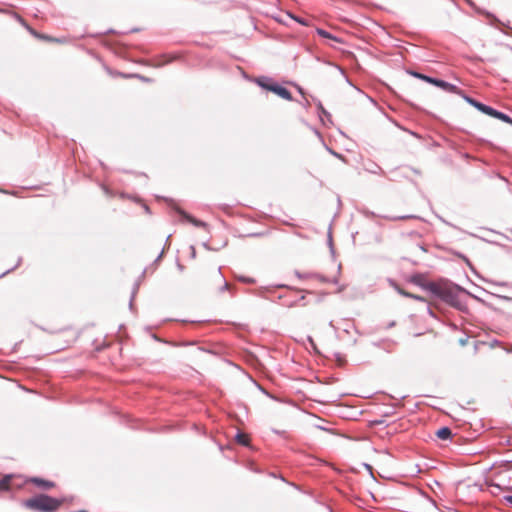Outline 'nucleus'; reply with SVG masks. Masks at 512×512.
<instances>
[{"label": "nucleus", "instance_id": "nucleus-12", "mask_svg": "<svg viewBox=\"0 0 512 512\" xmlns=\"http://www.w3.org/2000/svg\"><path fill=\"white\" fill-rule=\"evenodd\" d=\"M236 441L238 444H241L243 446H248L250 444V437L246 433H237Z\"/></svg>", "mask_w": 512, "mask_h": 512}, {"label": "nucleus", "instance_id": "nucleus-13", "mask_svg": "<svg viewBox=\"0 0 512 512\" xmlns=\"http://www.w3.org/2000/svg\"><path fill=\"white\" fill-rule=\"evenodd\" d=\"M30 32L33 36H35L36 38L40 39V40H45V41H50V42H57L58 40L51 37V36H48V35H44V34H41L33 29H30Z\"/></svg>", "mask_w": 512, "mask_h": 512}, {"label": "nucleus", "instance_id": "nucleus-14", "mask_svg": "<svg viewBox=\"0 0 512 512\" xmlns=\"http://www.w3.org/2000/svg\"><path fill=\"white\" fill-rule=\"evenodd\" d=\"M413 75L421 80H424L430 84H433L434 85V82H436V79L435 78H432V77H429V76H426L424 74H421V73H413Z\"/></svg>", "mask_w": 512, "mask_h": 512}, {"label": "nucleus", "instance_id": "nucleus-7", "mask_svg": "<svg viewBox=\"0 0 512 512\" xmlns=\"http://www.w3.org/2000/svg\"><path fill=\"white\" fill-rule=\"evenodd\" d=\"M179 213L181 214V216L187 220L188 222H190L191 224H193L194 226L196 227H201V228H204L206 227V223L201 221V220H198L196 218H194L193 216L187 214L186 212L184 211H179Z\"/></svg>", "mask_w": 512, "mask_h": 512}, {"label": "nucleus", "instance_id": "nucleus-9", "mask_svg": "<svg viewBox=\"0 0 512 512\" xmlns=\"http://www.w3.org/2000/svg\"><path fill=\"white\" fill-rule=\"evenodd\" d=\"M490 116L494 117V118H497V119H500V120H502V121H504L506 123L512 124V119L508 115H506V114H504L502 112H499V111H497L495 109L492 110V113H491Z\"/></svg>", "mask_w": 512, "mask_h": 512}, {"label": "nucleus", "instance_id": "nucleus-16", "mask_svg": "<svg viewBox=\"0 0 512 512\" xmlns=\"http://www.w3.org/2000/svg\"><path fill=\"white\" fill-rule=\"evenodd\" d=\"M257 84L266 90H268V87H270V85H271V84L266 83L263 79H258Z\"/></svg>", "mask_w": 512, "mask_h": 512}, {"label": "nucleus", "instance_id": "nucleus-8", "mask_svg": "<svg viewBox=\"0 0 512 512\" xmlns=\"http://www.w3.org/2000/svg\"><path fill=\"white\" fill-rule=\"evenodd\" d=\"M436 435L441 440H447L451 437L452 432L448 427H442L437 430Z\"/></svg>", "mask_w": 512, "mask_h": 512}, {"label": "nucleus", "instance_id": "nucleus-3", "mask_svg": "<svg viewBox=\"0 0 512 512\" xmlns=\"http://www.w3.org/2000/svg\"><path fill=\"white\" fill-rule=\"evenodd\" d=\"M268 91L274 92L275 94H277L278 96H280L281 98H283L285 100L292 99L291 92L288 89H286L285 87H282L280 85L272 84V85H270V87H268Z\"/></svg>", "mask_w": 512, "mask_h": 512}, {"label": "nucleus", "instance_id": "nucleus-18", "mask_svg": "<svg viewBox=\"0 0 512 512\" xmlns=\"http://www.w3.org/2000/svg\"><path fill=\"white\" fill-rule=\"evenodd\" d=\"M504 500H505L507 503H509V504H511V505H512V495L504 496Z\"/></svg>", "mask_w": 512, "mask_h": 512}, {"label": "nucleus", "instance_id": "nucleus-6", "mask_svg": "<svg viewBox=\"0 0 512 512\" xmlns=\"http://www.w3.org/2000/svg\"><path fill=\"white\" fill-rule=\"evenodd\" d=\"M465 100H466L469 104H471L472 106H474L475 108H477L479 111H481V112H483V113H485V114H487V115H489V116L491 115L492 110H493V108H492V107L487 106V105H485V104H482V103H480V102H478V101H476V100H474V99H472V98H470V97H465Z\"/></svg>", "mask_w": 512, "mask_h": 512}, {"label": "nucleus", "instance_id": "nucleus-17", "mask_svg": "<svg viewBox=\"0 0 512 512\" xmlns=\"http://www.w3.org/2000/svg\"><path fill=\"white\" fill-rule=\"evenodd\" d=\"M318 33L323 36V37H326V38H329L330 37V34L324 30H318Z\"/></svg>", "mask_w": 512, "mask_h": 512}, {"label": "nucleus", "instance_id": "nucleus-4", "mask_svg": "<svg viewBox=\"0 0 512 512\" xmlns=\"http://www.w3.org/2000/svg\"><path fill=\"white\" fill-rule=\"evenodd\" d=\"M28 482H31L44 490H49V489H52L55 487L54 482L45 480L42 478H38V477H33V478L29 479Z\"/></svg>", "mask_w": 512, "mask_h": 512}, {"label": "nucleus", "instance_id": "nucleus-15", "mask_svg": "<svg viewBox=\"0 0 512 512\" xmlns=\"http://www.w3.org/2000/svg\"><path fill=\"white\" fill-rule=\"evenodd\" d=\"M399 292H400L402 295H404V296H407V297H410V298H413V299H417V300H422V298H421V297L416 296V295H413V294H411V293H408V292H406V291H404V290H399Z\"/></svg>", "mask_w": 512, "mask_h": 512}, {"label": "nucleus", "instance_id": "nucleus-2", "mask_svg": "<svg viewBox=\"0 0 512 512\" xmlns=\"http://www.w3.org/2000/svg\"><path fill=\"white\" fill-rule=\"evenodd\" d=\"M63 502L64 500L55 499L48 495L41 494L26 500L25 506L31 510L40 512H54L62 505Z\"/></svg>", "mask_w": 512, "mask_h": 512}, {"label": "nucleus", "instance_id": "nucleus-19", "mask_svg": "<svg viewBox=\"0 0 512 512\" xmlns=\"http://www.w3.org/2000/svg\"><path fill=\"white\" fill-rule=\"evenodd\" d=\"M294 20H296V21H297V22H299L300 24L305 25V23H304L302 20H299L298 18H294Z\"/></svg>", "mask_w": 512, "mask_h": 512}, {"label": "nucleus", "instance_id": "nucleus-10", "mask_svg": "<svg viewBox=\"0 0 512 512\" xmlns=\"http://www.w3.org/2000/svg\"><path fill=\"white\" fill-rule=\"evenodd\" d=\"M490 116L494 117V118H497V119H500V120H502V121H504L506 123L512 124V119L508 115H506V114H504L502 112H499V111H497L495 109L492 110V113H491Z\"/></svg>", "mask_w": 512, "mask_h": 512}, {"label": "nucleus", "instance_id": "nucleus-1", "mask_svg": "<svg viewBox=\"0 0 512 512\" xmlns=\"http://www.w3.org/2000/svg\"><path fill=\"white\" fill-rule=\"evenodd\" d=\"M196 280L206 287L217 285L220 289H227L229 286L224 280L220 268L216 265L200 269L196 274Z\"/></svg>", "mask_w": 512, "mask_h": 512}, {"label": "nucleus", "instance_id": "nucleus-11", "mask_svg": "<svg viewBox=\"0 0 512 512\" xmlns=\"http://www.w3.org/2000/svg\"><path fill=\"white\" fill-rule=\"evenodd\" d=\"M12 478H13L12 476L7 475L0 480V490L1 491H6V490L11 489Z\"/></svg>", "mask_w": 512, "mask_h": 512}, {"label": "nucleus", "instance_id": "nucleus-5", "mask_svg": "<svg viewBox=\"0 0 512 512\" xmlns=\"http://www.w3.org/2000/svg\"><path fill=\"white\" fill-rule=\"evenodd\" d=\"M434 85L445 90V91H448V92H451V93H457V94H460L461 91L459 90V88L451 83H448L446 81H443V80H439V79H436V82H434Z\"/></svg>", "mask_w": 512, "mask_h": 512}]
</instances>
